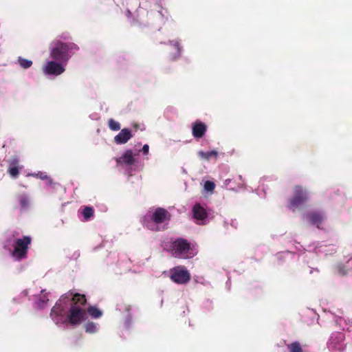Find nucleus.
<instances>
[{"mask_svg":"<svg viewBox=\"0 0 352 352\" xmlns=\"http://www.w3.org/2000/svg\"><path fill=\"white\" fill-rule=\"evenodd\" d=\"M67 64L65 62L51 58L43 66V72L47 76H58L65 71Z\"/></svg>","mask_w":352,"mask_h":352,"instance_id":"39448f33","label":"nucleus"},{"mask_svg":"<svg viewBox=\"0 0 352 352\" xmlns=\"http://www.w3.org/2000/svg\"><path fill=\"white\" fill-rule=\"evenodd\" d=\"M28 203V199L27 197H24L21 199V204L22 206H23V207L26 206Z\"/></svg>","mask_w":352,"mask_h":352,"instance_id":"cd10ccee","label":"nucleus"},{"mask_svg":"<svg viewBox=\"0 0 352 352\" xmlns=\"http://www.w3.org/2000/svg\"><path fill=\"white\" fill-rule=\"evenodd\" d=\"M307 199V195L306 193H303L302 189L299 186L296 187L294 197L290 201L289 208L293 210H295Z\"/></svg>","mask_w":352,"mask_h":352,"instance_id":"9d476101","label":"nucleus"},{"mask_svg":"<svg viewBox=\"0 0 352 352\" xmlns=\"http://www.w3.org/2000/svg\"><path fill=\"white\" fill-rule=\"evenodd\" d=\"M339 272H340V274H345V272H342V270H341V268H340V267L339 268Z\"/></svg>","mask_w":352,"mask_h":352,"instance_id":"c756f323","label":"nucleus"},{"mask_svg":"<svg viewBox=\"0 0 352 352\" xmlns=\"http://www.w3.org/2000/svg\"><path fill=\"white\" fill-rule=\"evenodd\" d=\"M31 242L30 236H24L23 239H19L16 241L14 251L12 252V256L16 259H21L25 258L27 254L28 245Z\"/></svg>","mask_w":352,"mask_h":352,"instance_id":"423d86ee","label":"nucleus"},{"mask_svg":"<svg viewBox=\"0 0 352 352\" xmlns=\"http://www.w3.org/2000/svg\"><path fill=\"white\" fill-rule=\"evenodd\" d=\"M190 278V273L184 267H177L170 271V279L176 283L185 284Z\"/></svg>","mask_w":352,"mask_h":352,"instance_id":"0eeeda50","label":"nucleus"},{"mask_svg":"<svg viewBox=\"0 0 352 352\" xmlns=\"http://www.w3.org/2000/svg\"><path fill=\"white\" fill-rule=\"evenodd\" d=\"M149 147L148 144H144L142 147V153L144 155H147L148 153Z\"/></svg>","mask_w":352,"mask_h":352,"instance_id":"bb28decb","label":"nucleus"},{"mask_svg":"<svg viewBox=\"0 0 352 352\" xmlns=\"http://www.w3.org/2000/svg\"><path fill=\"white\" fill-rule=\"evenodd\" d=\"M133 135L130 129H122L120 133L114 137V142L117 144H124L126 143L131 138Z\"/></svg>","mask_w":352,"mask_h":352,"instance_id":"9b49d317","label":"nucleus"},{"mask_svg":"<svg viewBox=\"0 0 352 352\" xmlns=\"http://www.w3.org/2000/svg\"><path fill=\"white\" fill-rule=\"evenodd\" d=\"M87 311L94 318H98L102 316V311L94 307H90Z\"/></svg>","mask_w":352,"mask_h":352,"instance_id":"6ab92c4d","label":"nucleus"},{"mask_svg":"<svg viewBox=\"0 0 352 352\" xmlns=\"http://www.w3.org/2000/svg\"><path fill=\"white\" fill-rule=\"evenodd\" d=\"M215 187V184L213 182L211 181H206L204 184V189L206 191L210 192L214 190Z\"/></svg>","mask_w":352,"mask_h":352,"instance_id":"a878e982","label":"nucleus"},{"mask_svg":"<svg viewBox=\"0 0 352 352\" xmlns=\"http://www.w3.org/2000/svg\"><path fill=\"white\" fill-rule=\"evenodd\" d=\"M82 215L85 221H87L94 214V210L91 207H85L82 210Z\"/></svg>","mask_w":352,"mask_h":352,"instance_id":"412c9836","label":"nucleus"},{"mask_svg":"<svg viewBox=\"0 0 352 352\" xmlns=\"http://www.w3.org/2000/svg\"><path fill=\"white\" fill-rule=\"evenodd\" d=\"M198 155L201 158L208 160L211 157H217L218 153L216 151H211L208 152H204L201 151L198 153Z\"/></svg>","mask_w":352,"mask_h":352,"instance_id":"f3484780","label":"nucleus"},{"mask_svg":"<svg viewBox=\"0 0 352 352\" xmlns=\"http://www.w3.org/2000/svg\"><path fill=\"white\" fill-rule=\"evenodd\" d=\"M206 131V126L204 123L197 121L192 125V135L195 138H201Z\"/></svg>","mask_w":352,"mask_h":352,"instance_id":"ddd939ff","label":"nucleus"},{"mask_svg":"<svg viewBox=\"0 0 352 352\" xmlns=\"http://www.w3.org/2000/svg\"><path fill=\"white\" fill-rule=\"evenodd\" d=\"M230 182V179H226V180L225 181V184H226V185H228Z\"/></svg>","mask_w":352,"mask_h":352,"instance_id":"c85d7f7f","label":"nucleus"},{"mask_svg":"<svg viewBox=\"0 0 352 352\" xmlns=\"http://www.w3.org/2000/svg\"><path fill=\"white\" fill-rule=\"evenodd\" d=\"M307 218L310 223L320 227L322 221H323V216L320 213L312 212L307 216Z\"/></svg>","mask_w":352,"mask_h":352,"instance_id":"4468645a","label":"nucleus"},{"mask_svg":"<svg viewBox=\"0 0 352 352\" xmlns=\"http://www.w3.org/2000/svg\"><path fill=\"white\" fill-rule=\"evenodd\" d=\"M19 160L16 157H14L10 161L8 173L13 177H16L19 175V168L17 166Z\"/></svg>","mask_w":352,"mask_h":352,"instance_id":"2eb2a0df","label":"nucleus"},{"mask_svg":"<svg viewBox=\"0 0 352 352\" xmlns=\"http://www.w3.org/2000/svg\"><path fill=\"white\" fill-rule=\"evenodd\" d=\"M193 217L198 224H206L208 221V212L206 208L200 204H196L192 208Z\"/></svg>","mask_w":352,"mask_h":352,"instance_id":"6e6552de","label":"nucleus"},{"mask_svg":"<svg viewBox=\"0 0 352 352\" xmlns=\"http://www.w3.org/2000/svg\"><path fill=\"white\" fill-rule=\"evenodd\" d=\"M134 161V157L131 150H126L122 156L117 160L118 164L126 166L133 164Z\"/></svg>","mask_w":352,"mask_h":352,"instance_id":"f8f14e48","label":"nucleus"},{"mask_svg":"<svg viewBox=\"0 0 352 352\" xmlns=\"http://www.w3.org/2000/svg\"><path fill=\"white\" fill-rule=\"evenodd\" d=\"M109 126L112 131H118L120 129V123L113 119L109 120Z\"/></svg>","mask_w":352,"mask_h":352,"instance_id":"4be33fe9","label":"nucleus"},{"mask_svg":"<svg viewBox=\"0 0 352 352\" xmlns=\"http://www.w3.org/2000/svg\"><path fill=\"white\" fill-rule=\"evenodd\" d=\"M169 219L168 212L163 208L151 209L144 217L142 223L148 229L159 230L158 225L166 221Z\"/></svg>","mask_w":352,"mask_h":352,"instance_id":"20e7f679","label":"nucleus"},{"mask_svg":"<svg viewBox=\"0 0 352 352\" xmlns=\"http://www.w3.org/2000/svg\"><path fill=\"white\" fill-rule=\"evenodd\" d=\"M85 327V331L89 333H96L98 330V324L94 322H87Z\"/></svg>","mask_w":352,"mask_h":352,"instance_id":"a211bd4d","label":"nucleus"},{"mask_svg":"<svg viewBox=\"0 0 352 352\" xmlns=\"http://www.w3.org/2000/svg\"><path fill=\"white\" fill-rule=\"evenodd\" d=\"M290 352H302V349L298 342H294L289 345Z\"/></svg>","mask_w":352,"mask_h":352,"instance_id":"5701e85b","label":"nucleus"},{"mask_svg":"<svg viewBox=\"0 0 352 352\" xmlns=\"http://www.w3.org/2000/svg\"><path fill=\"white\" fill-rule=\"evenodd\" d=\"M170 252L179 258H190L197 254L196 245L188 243L183 239H178L171 243Z\"/></svg>","mask_w":352,"mask_h":352,"instance_id":"7ed1b4c3","label":"nucleus"},{"mask_svg":"<svg viewBox=\"0 0 352 352\" xmlns=\"http://www.w3.org/2000/svg\"><path fill=\"white\" fill-rule=\"evenodd\" d=\"M18 63H19V65L24 69L29 68L32 65V60L25 59V58H21V57L19 58Z\"/></svg>","mask_w":352,"mask_h":352,"instance_id":"aec40b11","label":"nucleus"},{"mask_svg":"<svg viewBox=\"0 0 352 352\" xmlns=\"http://www.w3.org/2000/svg\"><path fill=\"white\" fill-rule=\"evenodd\" d=\"M170 46L175 50V53L173 55L172 58L173 59L176 58L180 55L181 53V49L177 43V42H175L174 43H171Z\"/></svg>","mask_w":352,"mask_h":352,"instance_id":"b1692460","label":"nucleus"},{"mask_svg":"<svg viewBox=\"0 0 352 352\" xmlns=\"http://www.w3.org/2000/svg\"><path fill=\"white\" fill-rule=\"evenodd\" d=\"M344 335L342 333H335L332 334L329 342V348L333 352L342 351L344 348L343 343Z\"/></svg>","mask_w":352,"mask_h":352,"instance_id":"1a4fd4ad","label":"nucleus"},{"mask_svg":"<svg viewBox=\"0 0 352 352\" xmlns=\"http://www.w3.org/2000/svg\"><path fill=\"white\" fill-rule=\"evenodd\" d=\"M86 302L84 295L69 292L62 296L52 309L50 317L56 325L69 322L78 325L87 319V312L83 308Z\"/></svg>","mask_w":352,"mask_h":352,"instance_id":"f257e3e1","label":"nucleus"},{"mask_svg":"<svg viewBox=\"0 0 352 352\" xmlns=\"http://www.w3.org/2000/svg\"><path fill=\"white\" fill-rule=\"evenodd\" d=\"M44 290L41 291V298L36 302L35 307L38 309H43L46 305L47 302L49 301V298H47V296L46 294H43Z\"/></svg>","mask_w":352,"mask_h":352,"instance_id":"dca6fc26","label":"nucleus"},{"mask_svg":"<svg viewBox=\"0 0 352 352\" xmlns=\"http://www.w3.org/2000/svg\"><path fill=\"white\" fill-rule=\"evenodd\" d=\"M69 38V35L64 33L51 43L50 56L52 59L67 63L74 52L78 50L75 43L68 41Z\"/></svg>","mask_w":352,"mask_h":352,"instance_id":"f03ea898","label":"nucleus"},{"mask_svg":"<svg viewBox=\"0 0 352 352\" xmlns=\"http://www.w3.org/2000/svg\"><path fill=\"white\" fill-rule=\"evenodd\" d=\"M29 175H32V176L39 177L40 179H41L43 180H45L46 179V180L49 181L50 184L52 183L51 179L47 177V175L45 173L38 172L36 174H30Z\"/></svg>","mask_w":352,"mask_h":352,"instance_id":"393cba45","label":"nucleus"}]
</instances>
